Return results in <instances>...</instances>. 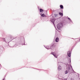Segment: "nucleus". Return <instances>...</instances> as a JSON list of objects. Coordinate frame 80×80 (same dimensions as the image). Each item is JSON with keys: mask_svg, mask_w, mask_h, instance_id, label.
Segmentation results:
<instances>
[{"mask_svg": "<svg viewBox=\"0 0 80 80\" xmlns=\"http://www.w3.org/2000/svg\"><path fill=\"white\" fill-rule=\"evenodd\" d=\"M60 8H61V9H63V6L62 5H60Z\"/></svg>", "mask_w": 80, "mask_h": 80, "instance_id": "obj_5", "label": "nucleus"}, {"mask_svg": "<svg viewBox=\"0 0 80 80\" xmlns=\"http://www.w3.org/2000/svg\"><path fill=\"white\" fill-rule=\"evenodd\" d=\"M65 74H67V73H68V71H66L65 72Z\"/></svg>", "mask_w": 80, "mask_h": 80, "instance_id": "obj_10", "label": "nucleus"}, {"mask_svg": "<svg viewBox=\"0 0 80 80\" xmlns=\"http://www.w3.org/2000/svg\"><path fill=\"white\" fill-rule=\"evenodd\" d=\"M40 12H43V9H40Z\"/></svg>", "mask_w": 80, "mask_h": 80, "instance_id": "obj_8", "label": "nucleus"}, {"mask_svg": "<svg viewBox=\"0 0 80 80\" xmlns=\"http://www.w3.org/2000/svg\"><path fill=\"white\" fill-rule=\"evenodd\" d=\"M42 17H45V14H42V15H41Z\"/></svg>", "mask_w": 80, "mask_h": 80, "instance_id": "obj_9", "label": "nucleus"}, {"mask_svg": "<svg viewBox=\"0 0 80 80\" xmlns=\"http://www.w3.org/2000/svg\"><path fill=\"white\" fill-rule=\"evenodd\" d=\"M62 69V67L60 66H59L58 67V70H60Z\"/></svg>", "mask_w": 80, "mask_h": 80, "instance_id": "obj_4", "label": "nucleus"}, {"mask_svg": "<svg viewBox=\"0 0 80 80\" xmlns=\"http://www.w3.org/2000/svg\"><path fill=\"white\" fill-rule=\"evenodd\" d=\"M55 19H53L51 20V21L52 22V23H54V22H55Z\"/></svg>", "mask_w": 80, "mask_h": 80, "instance_id": "obj_6", "label": "nucleus"}, {"mask_svg": "<svg viewBox=\"0 0 80 80\" xmlns=\"http://www.w3.org/2000/svg\"><path fill=\"white\" fill-rule=\"evenodd\" d=\"M59 15H61V16H63V13H61V12H59Z\"/></svg>", "mask_w": 80, "mask_h": 80, "instance_id": "obj_7", "label": "nucleus"}, {"mask_svg": "<svg viewBox=\"0 0 80 80\" xmlns=\"http://www.w3.org/2000/svg\"><path fill=\"white\" fill-rule=\"evenodd\" d=\"M68 19L69 20H71V19H70V18H68Z\"/></svg>", "mask_w": 80, "mask_h": 80, "instance_id": "obj_13", "label": "nucleus"}, {"mask_svg": "<svg viewBox=\"0 0 80 80\" xmlns=\"http://www.w3.org/2000/svg\"><path fill=\"white\" fill-rule=\"evenodd\" d=\"M52 55H53L54 56V57L56 58H57V57H56V56H55V55L53 54H52Z\"/></svg>", "mask_w": 80, "mask_h": 80, "instance_id": "obj_12", "label": "nucleus"}, {"mask_svg": "<svg viewBox=\"0 0 80 80\" xmlns=\"http://www.w3.org/2000/svg\"><path fill=\"white\" fill-rule=\"evenodd\" d=\"M62 26V24L61 23L58 24L57 25V27L58 28H60L61 26Z\"/></svg>", "mask_w": 80, "mask_h": 80, "instance_id": "obj_1", "label": "nucleus"}, {"mask_svg": "<svg viewBox=\"0 0 80 80\" xmlns=\"http://www.w3.org/2000/svg\"><path fill=\"white\" fill-rule=\"evenodd\" d=\"M68 57H70V55H71V53L70 52V51H69L68 52Z\"/></svg>", "mask_w": 80, "mask_h": 80, "instance_id": "obj_2", "label": "nucleus"}, {"mask_svg": "<svg viewBox=\"0 0 80 80\" xmlns=\"http://www.w3.org/2000/svg\"><path fill=\"white\" fill-rule=\"evenodd\" d=\"M3 80H5V79H3Z\"/></svg>", "mask_w": 80, "mask_h": 80, "instance_id": "obj_14", "label": "nucleus"}, {"mask_svg": "<svg viewBox=\"0 0 80 80\" xmlns=\"http://www.w3.org/2000/svg\"><path fill=\"white\" fill-rule=\"evenodd\" d=\"M56 42H59V38H57L55 39Z\"/></svg>", "mask_w": 80, "mask_h": 80, "instance_id": "obj_3", "label": "nucleus"}, {"mask_svg": "<svg viewBox=\"0 0 80 80\" xmlns=\"http://www.w3.org/2000/svg\"><path fill=\"white\" fill-rule=\"evenodd\" d=\"M54 15H55V17H57V15L56 14H54Z\"/></svg>", "mask_w": 80, "mask_h": 80, "instance_id": "obj_11", "label": "nucleus"}]
</instances>
